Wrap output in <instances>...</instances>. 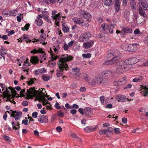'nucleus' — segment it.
I'll list each match as a JSON object with an SVG mask.
<instances>
[{"mask_svg":"<svg viewBox=\"0 0 148 148\" xmlns=\"http://www.w3.org/2000/svg\"><path fill=\"white\" fill-rule=\"evenodd\" d=\"M94 43V41H90L89 42H87L83 44V47L85 49H88L91 47Z\"/></svg>","mask_w":148,"mask_h":148,"instance_id":"nucleus-16","label":"nucleus"},{"mask_svg":"<svg viewBox=\"0 0 148 148\" xmlns=\"http://www.w3.org/2000/svg\"><path fill=\"white\" fill-rule=\"evenodd\" d=\"M142 65L144 66H148V61L146 60L144 62L142 63Z\"/></svg>","mask_w":148,"mask_h":148,"instance_id":"nucleus-59","label":"nucleus"},{"mask_svg":"<svg viewBox=\"0 0 148 148\" xmlns=\"http://www.w3.org/2000/svg\"><path fill=\"white\" fill-rule=\"evenodd\" d=\"M30 26V24L29 23H27L23 27L21 28L22 30L23 31H24L25 30H27L29 28V27Z\"/></svg>","mask_w":148,"mask_h":148,"instance_id":"nucleus-35","label":"nucleus"},{"mask_svg":"<svg viewBox=\"0 0 148 148\" xmlns=\"http://www.w3.org/2000/svg\"><path fill=\"white\" fill-rule=\"evenodd\" d=\"M144 42L145 44H148V36L145 37L144 40Z\"/></svg>","mask_w":148,"mask_h":148,"instance_id":"nucleus-64","label":"nucleus"},{"mask_svg":"<svg viewBox=\"0 0 148 148\" xmlns=\"http://www.w3.org/2000/svg\"><path fill=\"white\" fill-rule=\"evenodd\" d=\"M91 16L90 14L87 12H86L85 15L84 16V18H86L88 17L91 18Z\"/></svg>","mask_w":148,"mask_h":148,"instance_id":"nucleus-47","label":"nucleus"},{"mask_svg":"<svg viewBox=\"0 0 148 148\" xmlns=\"http://www.w3.org/2000/svg\"><path fill=\"white\" fill-rule=\"evenodd\" d=\"M88 82L90 84L95 86L97 84L96 80V77L94 79H90L88 81Z\"/></svg>","mask_w":148,"mask_h":148,"instance_id":"nucleus-23","label":"nucleus"},{"mask_svg":"<svg viewBox=\"0 0 148 148\" xmlns=\"http://www.w3.org/2000/svg\"><path fill=\"white\" fill-rule=\"evenodd\" d=\"M57 11L54 10L52 11V15L51 17L53 19H60L61 17L60 16V13L56 14Z\"/></svg>","mask_w":148,"mask_h":148,"instance_id":"nucleus-13","label":"nucleus"},{"mask_svg":"<svg viewBox=\"0 0 148 148\" xmlns=\"http://www.w3.org/2000/svg\"><path fill=\"white\" fill-rule=\"evenodd\" d=\"M40 56L41 58V60H46L47 56L45 52L41 53Z\"/></svg>","mask_w":148,"mask_h":148,"instance_id":"nucleus-36","label":"nucleus"},{"mask_svg":"<svg viewBox=\"0 0 148 148\" xmlns=\"http://www.w3.org/2000/svg\"><path fill=\"white\" fill-rule=\"evenodd\" d=\"M14 111H13L12 110H10V111H7L6 112H8L10 114V116H13L14 113Z\"/></svg>","mask_w":148,"mask_h":148,"instance_id":"nucleus-53","label":"nucleus"},{"mask_svg":"<svg viewBox=\"0 0 148 148\" xmlns=\"http://www.w3.org/2000/svg\"><path fill=\"white\" fill-rule=\"evenodd\" d=\"M137 45H138V44L137 43L128 45L127 51L130 52L135 51L137 49Z\"/></svg>","mask_w":148,"mask_h":148,"instance_id":"nucleus-10","label":"nucleus"},{"mask_svg":"<svg viewBox=\"0 0 148 148\" xmlns=\"http://www.w3.org/2000/svg\"><path fill=\"white\" fill-rule=\"evenodd\" d=\"M97 126H88L84 128V130L86 132H89L95 130L97 128Z\"/></svg>","mask_w":148,"mask_h":148,"instance_id":"nucleus-14","label":"nucleus"},{"mask_svg":"<svg viewBox=\"0 0 148 148\" xmlns=\"http://www.w3.org/2000/svg\"><path fill=\"white\" fill-rule=\"evenodd\" d=\"M105 108H106L111 109L112 107V105L111 104H108L105 106Z\"/></svg>","mask_w":148,"mask_h":148,"instance_id":"nucleus-50","label":"nucleus"},{"mask_svg":"<svg viewBox=\"0 0 148 148\" xmlns=\"http://www.w3.org/2000/svg\"><path fill=\"white\" fill-rule=\"evenodd\" d=\"M115 5L116 6H115V12H118L119 10V0H118V4L117 3V0H115Z\"/></svg>","mask_w":148,"mask_h":148,"instance_id":"nucleus-31","label":"nucleus"},{"mask_svg":"<svg viewBox=\"0 0 148 148\" xmlns=\"http://www.w3.org/2000/svg\"><path fill=\"white\" fill-rule=\"evenodd\" d=\"M108 25H105L103 27V28H102V29L104 30V31H105V32L106 33H108L109 32H110V33L111 34H112L113 32V30H112L110 31L108 29Z\"/></svg>","mask_w":148,"mask_h":148,"instance_id":"nucleus-30","label":"nucleus"},{"mask_svg":"<svg viewBox=\"0 0 148 148\" xmlns=\"http://www.w3.org/2000/svg\"><path fill=\"white\" fill-rule=\"evenodd\" d=\"M7 51L3 46H1V55H5L7 53Z\"/></svg>","mask_w":148,"mask_h":148,"instance_id":"nucleus-33","label":"nucleus"},{"mask_svg":"<svg viewBox=\"0 0 148 148\" xmlns=\"http://www.w3.org/2000/svg\"><path fill=\"white\" fill-rule=\"evenodd\" d=\"M69 46L66 44H64V45L63 47L64 50L66 51L69 49Z\"/></svg>","mask_w":148,"mask_h":148,"instance_id":"nucleus-51","label":"nucleus"},{"mask_svg":"<svg viewBox=\"0 0 148 148\" xmlns=\"http://www.w3.org/2000/svg\"><path fill=\"white\" fill-rule=\"evenodd\" d=\"M138 90L145 97L148 95V86H141L139 88Z\"/></svg>","mask_w":148,"mask_h":148,"instance_id":"nucleus-6","label":"nucleus"},{"mask_svg":"<svg viewBox=\"0 0 148 148\" xmlns=\"http://www.w3.org/2000/svg\"><path fill=\"white\" fill-rule=\"evenodd\" d=\"M30 61L33 64H36L39 62L38 58L36 56H32L31 58Z\"/></svg>","mask_w":148,"mask_h":148,"instance_id":"nucleus-19","label":"nucleus"},{"mask_svg":"<svg viewBox=\"0 0 148 148\" xmlns=\"http://www.w3.org/2000/svg\"><path fill=\"white\" fill-rule=\"evenodd\" d=\"M0 38L4 40H7L8 39V37L6 35H4L2 36L0 35Z\"/></svg>","mask_w":148,"mask_h":148,"instance_id":"nucleus-52","label":"nucleus"},{"mask_svg":"<svg viewBox=\"0 0 148 148\" xmlns=\"http://www.w3.org/2000/svg\"><path fill=\"white\" fill-rule=\"evenodd\" d=\"M46 72V70L44 68H42L38 70H36L35 71V75L37 76L38 75H40L42 73H45Z\"/></svg>","mask_w":148,"mask_h":148,"instance_id":"nucleus-18","label":"nucleus"},{"mask_svg":"<svg viewBox=\"0 0 148 148\" xmlns=\"http://www.w3.org/2000/svg\"><path fill=\"white\" fill-rule=\"evenodd\" d=\"M92 113L91 109L90 108H87L84 110V114L86 115H90Z\"/></svg>","mask_w":148,"mask_h":148,"instance_id":"nucleus-26","label":"nucleus"},{"mask_svg":"<svg viewBox=\"0 0 148 148\" xmlns=\"http://www.w3.org/2000/svg\"><path fill=\"white\" fill-rule=\"evenodd\" d=\"M134 33L135 34H139V30L138 29H136L134 31Z\"/></svg>","mask_w":148,"mask_h":148,"instance_id":"nucleus-60","label":"nucleus"},{"mask_svg":"<svg viewBox=\"0 0 148 148\" xmlns=\"http://www.w3.org/2000/svg\"><path fill=\"white\" fill-rule=\"evenodd\" d=\"M124 33H130L132 32V29L128 27L123 28L122 29Z\"/></svg>","mask_w":148,"mask_h":148,"instance_id":"nucleus-27","label":"nucleus"},{"mask_svg":"<svg viewBox=\"0 0 148 148\" xmlns=\"http://www.w3.org/2000/svg\"><path fill=\"white\" fill-rule=\"evenodd\" d=\"M62 29L64 32H69V28L67 27H66L65 23H63L62 24Z\"/></svg>","mask_w":148,"mask_h":148,"instance_id":"nucleus-29","label":"nucleus"},{"mask_svg":"<svg viewBox=\"0 0 148 148\" xmlns=\"http://www.w3.org/2000/svg\"><path fill=\"white\" fill-rule=\"evenodd\" d=\"M38 113L36 112H35L32 113V116L34 118H36L37 117Z\"/></svg>","mask_w":148,"mask_h":148,"instance_id":"nucleus-58","label":"nucleus"},{"mask_svg":"<svg viewBox=\"0 0 148 148\" xmlns=\"http://www.w3.org/2000/svg\"><path fill=\"white\" fill-rule=\"evenodd\" d=\"M64 113L62 112L61 111L58 112L57 113L58 116L60 117H63L64 116Z\"/></svg>","mask_w":148,"mask_h":148,"instance_id":"nucleus-42","label":"nucleus"},{"mask_svg":"<svg viewBox=\"0 0 148 148\" xmlns=\"http://www.w3.org/2000/svg\"><path fill=\"white\" fill-rule=\"evenodd\" d=\"M22 113L21 112H17L14 111V113L13 117L15 118L16 121H17L21 116Z\"/></svg>","mask_w":148,"mask_h":148,"instance_id":"nucleus-17","label":"nucleus"},{"mask_svg":"<svg viewBox=\"0 0 148 148\" xmlns=\"http://www.w3.org/2000/svg\"><path fill=\"white\" fill-rule=\"evenodd\" d=\"M27 84L29 85H30L34 83V81L33 80V79H31L29 81H27Z\"/></svg>","mask_w":148,"mask_h":148,"instance_id":"nucleus-55","label":"nucleus"},{"mask_svg":"<svg viewBox=\"0 0 148 148\" xmlns=\"http://www.w3.org/2000/svg\"><path fill=\"white\" fill-rule=\"evenodd\" d=\"M91 36V35L90 33L86 32L80 36L79 40L80 41L84 42L88 40Z\"/></svg>","mask_w":148,"mask_h":148,"instance_id":"nucleus-5","label":"nucleus"},{"mask_svg":"<svg viewBox=\"0 0 148 148\" xmlns=\"http://www.w3.org/2000/svg\"><path fill=\"white\" fill-rule=\"evenodd\" d=\"M139 14L142 15H143L144 14V12L143 10L142 9V8L141 7H140L139 9Z\"/></svg>","mask_w":148,"mask_h":148,"instance_id":"nucleus-48","label":"nucleus"},{"mask_svg":"<svg viewBox=\"0 0 148 148\" xmlns=\"http://www.w3.org/2000/svg\"><path fill=\"white\" fill-rule=\"evenodd\" d=\"M139 61V60L136 58H133L125 60H121L116 63L117 67L115 70V73L118 74L128 71L134 64Z\"/></svg>","mask_w":148,"mask_h":148,"instance_id":"nucleus-1","label":"nucleus"},{"mask_svg":"<svg viewBox=\"0 0 148 148\" xmlns=\"http://www.w3.org/2000/svg\"><path fill=\"white\" fill-rule=\"evenodd\" d=\"M78 111L82 115H83L84 114V111L83 109L82 108H80L78 109Z\"/></svg>","mask_w":148,"mask_h":148,"instance_id":"nucleus-56","label":"nucleus"},{"mask_svg":"<svg viewBox=\"0 0 148 148\" xmlns=\"http://www.w3.org/2000/svg\"><path fill=\"white\" fill-rule=\"evenodd\" d=\"M28 120L27 119H24L22 121V124H24L25 125H27Z\"/></svg>","mask_w":148,"mask_h":148,"instance_id":"nucleus-57","label":"nucleus"},{"mask_svg":"<svg viewBox=\"0 0 148 148\" xmlns=\"http://www.w3.org/2000/svg\"><path fill=\"white\" fill-rule=\"evenodd\" d=\"M29 35L26 34H24L21 37L18 39V41L22 42L23 41H26V43H27L29 42H31V40L29 38Z\"/></svg>","mask_w":148,"mask_h":148,"instance_id":"nucleus-11","label":"nucleus"},{"mask_svg":"<svg viewBox=\"0 0 148 148\" xmlns=\"http://www.w3.org/2000/svg\"><path fill=\"white\" fill-rule=\"evenodd\" d=\"M14 32H15L14 30L10 31L9 32L8 34V36H10L11 35L13 34H14Z\"/></svg>","mask_w":148,"mask_h":148,"instance_id":"nucleus-63","label":"nucleus"},{"mask_svg":"<svg viewBox=\"0 0 148 148\" xmlns=\"http://www.w3.org/2000/svg\"><path fill=\"white\" fill-rule=\"evenodd\" d=\"M128 44H123L121 46V48L127 51V49L128 48Z\"/></svg>","mask_w":148,"mask_h":148,"instance_id":"nucleus-39","label":"nucleus"},{"mask_svg":"<svg viewBox=\"0 0 148 148\" xmlns=\"http://www.w3.org/2000/svg\"><path fill=\"white\" fill-rule=\"evenodd\" d=\"M117 50H109L108 51L107 54V57L108 58H109L114 56V54H115L116 51H118Z\"/></svg>","mask_w":148,"mask_h":148,"instance_id":"nucleus-20","label":"nucleus"},{"mask_svg":"<svg viewBox=\"0 0 148 148\" xmlns=\"http://www.w3.org/2000/svg\"><path fill=\"white\" fill-rule=\"evenodd\" d=\"M126 78L124 77L119 79L118 81H115L113 82V85L114 86H121L125 85L126 83Z\"/></svg>","mask_w":148,"mask_h":148,"instance_id":"nucleus-7","label":"nucleus"},{"mask_svg":"<svg viewBox=\"0 0 148 148\" xmlns=\"http://www.w3.org/2000/svg\"><path fill=\"white\" fill-rule=\"evenodd\" d=\"M73 57L67 55H63L59 59V62L57 63L58 68L57 69V76L59 77L63 75V71L64 69L68 70V65L66 62L72 60Z\"/></svg>","mask_w":148,"mask_h":148,"instance_id":"nucleus-2","label":"nucleus"},{"mask_svg":"<svg viewBox=\"0 0 148 148\" xmlns=\"http://www.w3.org/2000/svg\"><path fill=\"white\" fill-rule=\"evenodd\" d=\"M55 107L57 109H59L61 108V107L59 106V103L57 102L55 105Z\"/></svg>","mask_w":148,"mask_h":148,"instance_id":"nucleus-54","label":"nucleus"},{"mask_svg":"<svg viewBox=\"0 0 148 148\" xmlns=\"http://www.w3.org/2000/svg\"><path fill=\"white\" fill-rule=\"evenodd\" d=\"M26 94L27 97L32 98L36 97L37 99L42 101V104L44 105L47 104V100L44 96V93H39L37 90H36L34 88H31L27 90Z\"/></svg>","mask_w":148,"mask_h":148,"instance_id":"nucleus-3","label":"nucleus"},{"mask_svg":"<svg viewBox=\"0 0 148 148\" xmlns=\"http://www.w3.org/2000/svg\"><path fill=\"white\" fill-rule=\"evenodd\" d=\"M121 53L118 51H116L115 54H114L113 58L111 59L113 64L121 58Z\"/></svg>","mask_w":148,"mask_h":148,"instance_id":"nucleus-9","label":"nucleus"},{"mask_svg":"<svg viewBox=\"0 0 148 148\" xmlns=\"http://www.w3.org/2000/svg\"><path fill=\"white\" fill-rule=\"evenodd\" d=\"M9 89L11 90V92L14 96L16 95V92L14 89L12 88L11 87H10Z\"/></svg>","mask_w":148,"mask_h":148,"instance_id":"nucleus-43","label":"nucleus"},{"mask_svg":"<svg viewBox=\"0 0 148 148\" xmlns=\"http://www.w3.org/2000/svg\"><path fill=\"white\" fill-rule=\"evenodd\" d=\"M141 4L145 10H148V4L146 0H142Z\"/></svg>","mask_w":148,"mask_h":148,"instance_id":"nucleus-21","label":"nucleus"},{"mask_svg":"<svg viewBox=\"0 0 148 148\" xmlns=\"http://www.w3.org/2000/svg\"><path fill=\"white\" fill-rule=\"evenodd\" d=\"M42 79L45 81H48L50 78V77L49 76L46 75H42Z\"/></svg>","mask_w":148,"mask_h":148,"instance_id":"nucleus-34","label":"nucleus"},{"mask_svg":"<svg viewBox=\"0 0 148 148\" xmlns=\"http://www.w3.org/2000/svg\"><path fill=\"white\" fill-rule=\"evenodd\" d=\"M43 35V34H42L41 35L38 39H36V38H34V40H34L32 42H37L39 41L40 43L42 44L43 45H45L47 42H45L46 39V37L45 35V37H44Z\"/></svg>","mask_w":148,"mask_h":148,"instance_id":"nucleus-8","label":"nucleus"},{"mask_svg":"<svg viewBox=\"0 0 148 148\" xmlns=\"http://www.w3.org/2000/svg\"><path fill=\"white\" fill-rule=\"evenodd\" d=\"M51 55L52 60H56L58 58V56H55L52 54H51Z\"/></svg>","mask_w":148,"mask_h":148,"instance_id":"nucleus-44","label":"nucleus"},{"mask_svg":"<svg viewBox=\"0 0 148 148\" xmlns=\"http://www.w3.org/2000/svg\"><path fill=\"white\" fill-rule=\"evenodd\" d=\"M17 13V10H16L13 11H10L8 12L6 14L10 16H15Z\"/></svg>","mask_w":148,"mask_h":148,"instance_id":"nucleus-24","label":"nucleus"},{"mask_svg":"<svg viewBox=\"0 0 148 148\" xmlns=\"http://www.w3.org/2000/svg\"><path fill=\"white\" fill-rule=\"evenodd\" d=\"M116 99L118 101L124 102L126 101V97L122 95H119L116 97Z\"/></svg>","mask_w":148,"mask_h":148,"instance_id":"nucleus-15","label":"nucleus"},{"mask_svg":"<svg viewBox=\"0 0 148 148\" xmlns=\"http://www.w3.org/2000/svg\"><path fill=\"white\" fill-rule=\"evenodd\" d=\"M130 4L132 8L134 10L136 9V4L134 0H131L130 2Z\"/></svg>","mask_w":148,"mask_h":148,"instance_id":"nucleus-32","label":"nucleus"},{"mask_svg":"<svg viewBox=\"0 0 148 148\" xmlns=\"http://www.w3.org/2000/svg\"><path fill=\"white\" fill-rule=\"evenodd\" d=\"M82 56L84 58H89L91 57V54L90 53H87V54L84 53L83 54Z\"/></svg>","mask_w":148,"mask_h":148,"instance_id":"nucleus-37","label":"nucleus"},{"mask_svg":"<svg viewBox=\"0 0 148 148\" xmlns=\"http://www.w3.org/2000/svg\"><path fill=\"white\" fill-rule=\"evenodd\" d=\"M114 0H105L104 4L107 6H109L112 4Z\"/></svg>","mask_w":148,"mask_h":148,"instance_id":"nucleus-28","label":"nucleus"},{"mask_svg":"<svg viewBox=\"0 0 148 148\" xmlns=\"http://www.w3.org/2000/svg\"><path fill=\"white\" fill-rule=\"evenodd\" d=\"M95 77L97 84H101L102 82V78L101 75L98 74Z\"/></svg>","mask_w":148,"mask_h":148,"instance_id":"nucleus-25","label":"nucleus"},{"mask_svg":"<svg viewBox=\"0 0 148 148\" xmlns=\"http://www.w3.org/2000/svg\"><path fill=\"white\" fill-rule=\"evenodd\" d=\"M11 124L13 129L16 130V127L17 126V125L16 123H15L14 122L12 121Z\"/></svg>","mask_w":148,"mask_h":148,"instance_id":"nucleus-40","label":"nucleus"},{"mask_svg":"<svg viewBox=\"0 0 148 148\" xmlns=\"http://www.w3.org/2000/svg\"><path fill=\"white\" fill-rule=\"evenodd\" d=\"M114 131L115 133L116 134H118L120 133V131L119 129L117 128H115L114 129Z\"/></svg>","mask_w":148,"mask_h":148,"instance_id":"nucleus-46","label":"nucleus"},{"mask_svg":"<svg viewBox=\"0 0 148 148\" xmlns=\"http://www.w3.org/2000/svg\"><path fill=\"white\" fill-rule=\"evenodd\" d=\"M72 70L73 72H75V73L78 72H80L79 69L77 67L75 68H73L72 69Z\"/></svg>","mask_w":148,"mask_h":148,"instance_id":"nucleus-49","label":"nucleus"},{"mask_svg":"<svg viewBox=\"0 0 148 148\" xmlns=\"http://www.w3.org/2000/svg\"><path fill=\"white\" fill-rule=\"evenodd\" d=\"M143 76H140L136 77L133 80V81L134 82H141L143 79Z\"/></svg>","mask_w":148,"mask_h":148,"instance_id":"nucleus-22","label":"nucleus"},{"mask_svg":"<svg viewBox=\"0 0 148 148\" xmlns=\"http://www.w3.org/2000/svg\"><path fill=\"white\" fill-rule=\"evenodd\" d=\"M72 20L73 22L83 26L88 27L89 26V24L84 22V20L81 18L74 17L72 18Z\"/></svg>","mask_w":148,"mask_h":148,"instance_id":"nucleus-4","label":"nucleus"},{"mask_svg":"<svg viewBox=\"0 0 148 148\" xmlns=\"http://www.w3.org/2000/svg\"><path fill=\"white\" fill-rule=\"evenodd\" d=\"M103 64L104 65H112L113 64L111 60H110L106 61L105 63H103Z\"/></svg>","mask_w":148,"mask_h":148,"instance_id":"nucleus-41","label":"nucleus"},{"mask_svg":"<svg viewBox=\"0 0 148 148\" xmlns=\"http://www.w3.org/2000/svg\"><path fill=\"white\" fill-rule=\"evenodd\" d=\"M70 112L73 115L76 113L77 111L76 110L74 109L70 111Z\"/></svg>","mask_w":148,"mask_h":148,"instance_id":"nucleus-62","label":"nucleus"},{"mask_svg":"<svg viewBox=\"0 0 148 148\" xmlns=\"http://www.w3.org/2000/svg\"><path fill=\"white\" fill-rule=\"evenodd\" d=\"M86 12H85L83 10H82L80 11L79 13L81 15H83V16H84L85 15Z\"/></svg>","mask_w":148,"mask_h":148,"instance_id":"nucleus-61","label":"nucleus"},{"mask_svg":"<svg viewBox=\"0 0 148 148\" xmlns=\"http://www.w3.org/2000/svg\"><path fill=\"white\" fill-rule=\"evenodd\" d=\"M5 95L7 97L8 99L13 98L14 97V96L11 95L8 93H6Z\"/></svg>","mask_w":148,"mask_h":148,"instance_id":"nucleus-45","label":"nucleus"},{"mask_svg":"<svg viewBox=\"0 0 148 148\" xmlns=\"http://www.w3.org/2000/svg\"><path fill=\"white\" fill-rule=\"evenodd\" d=\"M38 117V121L41 123H46L48 121V117L47 116H40Z\"/></svg>","mask_w":148,"mask_h":148,"instance_id":"nucleus-12","label":"nucleus"},{"mask_svg":"<svg viewBox=\"0 0 148 148\" xmlns=\"http://www.w3.org/2000/svg\"><path fill=\"white\" fill-rule=\"evenodd\" d=\"M43 21L41 19L39 18L38 19L37 21V25L38 26H41L43 24Z\"/></svg>","mask_w":148,"mask_h":148,"instance_id":"nucleus-38","label":"nucleus"}]
</instances>
